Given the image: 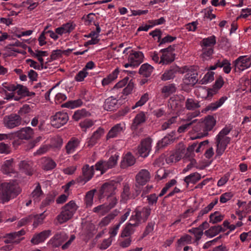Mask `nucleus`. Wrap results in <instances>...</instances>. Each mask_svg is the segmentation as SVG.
I'll return each mask as SVG.
<instances>
[{"mask_svg": "<svg viewBox=\"0 0 251 251\" xmlns=\"http://www.w3.org/2000/svg\"><path fill=\"white\" fill-rule=\"evenodd\" d=\"M144 54L141 51H134L130 53L128 57V61L133 65V67L138 66L144 60Z\"/></svg>", "mask_w": 251, "mask_h": 251, "instance_id": "a211bd4d", "label": "nucleus"}, {"mask_svg": "<svg viewBox=\"0 0 251 251\" xmlns=\"http://www.w3.org/2000/svg\"><path fill=\"white\" fill-rule=\"evenodd\" d=\"M224 84V79L222 76H220L216 79L215 83L213 85L212 88H210L208 90L207 96L208 97H212L214 94L217 93L221 88H222Z\"/></svg>", "mask_w": 251, "mask_h": 251, "instance_id": "b1692460", "label": "nucleus"}, {"mask_svg": "<svg viewBox=\"0 0 251 251\" xmlns=\"http://www.w3.org/2000/svg\"><path fill=\"white\" fill-rule=\"evenodd\" d=\"M149 100V95L148 94L145 93L143 95H142L137 102H136L135 104L132 106V109H134L137 107L141 106L143 105Z\"/></svg>", "mask_w": 251, "mask_h": 251, "instance_id": "052dcab7", "label": "nucleus"}, {"mask_svg": "<svg viewBox=\"0 0 251 251\" xmlns=\"http://www.w3.org/2000/svg\"><path fill=\"white\" fill-rule=\"evenodd\" d=\"M43 193L41 190V186L37 185L31 194V196L33 198L34 201H40V197L42 196Z\"/></svg>", "mask_w": 251, "mask_h": 251, "instance_id": "5fc2aeb1", "label": "nucleus"}, {"mask_svg": "<svg viewBox=\"0 0 251 251\" xmlns=\"http://www.w3.org/2000/svg\"><path fill=\"white\" fill-rule=\"evenodd\" d=\"M83 102L81 99L74 100H69L62 105V107L74 108L82 105Z\"/></svg>", "mask_w": 251, "mask_h": 251, "instance_id": "a18cd8bd", "label": "nucleus"}, {"mask_svg": "<svg viewBox=\"0 0 251 251\" xmlns=\"http://www.w3.org/2000/svg\"><path fill=\"white\" fill-rule=\"evenodd\" d=\"M198 74L196 71H188L183 79V83L186 85L194 86L198 81Z\"/></svg>", "mask_w": 251, "mask_h": 251, "instance_id": "f3484780", "label": "nucleus"}, {"mask_svg": "<svg viewBox=\"0 0 251 251\" xmlns=\"http://www.w3.org/2000/svg\"><path fill=\"white\" fill-rule=\"evenodd\" d=\"M181 158L180 153L177 152L173 153L169 156L167 157L166 161L167 164L178 161Z\"/></svg>", "mask_w": 251, "mask_h": 251, "instance_id": "864d4df0", "label": "nucleus"}, {"mask_svg": "<svg viewBox=\"0 0 251 251\" xmlns=\"http://www.w3.org/2000/svg\"><path fill=\"white\" fill-rule=\"evenodd\" d=\"M123 130L122 126H113L107 135V138H114Z\"/></svg>", "mask_w": 251, "mask_h": 251, "instance_id": "09e8293b", "label": "nucleus"}, {"mask_svg": "<svg viewBox=\"0 0 251 251\" xmlns=\"http://www.w3.org/2000/svg\"><path fill=\"white\" fill-rule=\"evenodd\" d=\"M7 126H19L21 124V118L19 115L12 114L4 119Z\"/></svg>", "mask_w": 251, "mask_h": 251, "instance_id": "5701e85b", "label": "nucleus"}, {"mask_svg": "<svg viewBox=\"0 0 251 251\" xmlns=\"http://www.w3.org/2000/svg\"><path fill=\"white\" fill-rule=\"evenodd\" d=\"M17 93L18 95L21 96L22 97H26L25 94L27 92L28 89L26 87L20 84L17 85Z\"/></svg>", "mask_w": 251, "mask_h": 251, "instance_id": "69168bd1", "label": "nucleus"}, {"mask_svg": "<svg viewBox=\"0 0 251 251\" xmlns=\"http://www.w3.org/2000/svg\"><path fill=\"white\" fill-rule=\"evenodd\" d=\"M176 181L175 179L171 180L169 182L166 184L165 186L161 190L158 196H163L164 195L166 194V193L167 192L169 189L170 188L173 186L175 185L176 184Z\"/></svg>", "mask_w": 251, "mask_h": 251, "instance_id": "4d7b16f0", "label": "nucleus"}, {"mask_svg": "<svg viewBox=\"0 0 251 251\" xmlns=\"http://www.w3.org/2000/svg\"><path fill=\"white\" fill-rule=\"evenodd\" d=\"M50 230H45L33 235L30 242L33 245H38L44 242L51 235Z\"/></svg>", "mask_w": 251, "mask_h": 251, "instance_id": "ddd939ff", "label": "nucleus"}, {"mask_svg": "<svg viewBox=\"0 0 251 251\" xmlns=\"http://www.w3.org/2000/svg\"><path fill=\"white\" fill-rule=\"evenodd\" d=\"M135 162V160L134 156L131 153L128 152L123 157L121 162V167L123 169L126 168L133 165Z\"/></svg>", "mask_w": 251, "mask_h": 251, "instance_id": "bb28decb", "label": "nucleus"}, {"mask_svg": "<svg viewBox=\"0 0 251 251\" xmlns=\"http://www.w3.org/2000/svg\"><path fill=\"white\" fill-rule=\"evenodd\" d=\"M176 91V88L174 84H170L168 85H165L163 86L161 89L162 93L164 94L166 97L175 93Z\"/></svg>", "mask_w": 251, "mask_h": 251, "instance_id": "c03bdc74", "label": "nucleus"}, {"mask_svg": "<svg viewBox=\"0 0 251 251\" xmlns=\"http://www.w3.org/2000/svg\"><path fill=\"white\" fill-rule=\"evenodd\" d=\"M180 68L176 66H172L168 70L166 71L161 75V80L163 81L173 79L175 76V74L179 71Z\"/></svg>", "mask_w": 251, "mask_h": 251, "instance_id": "4be33fe9", "label": "nucleus"}, {"mask_svg": "<svg viewBox=\"0 0 251 251\" xmlns=\"http://www.w3.org/2000/svg\"><path fill=\"white\" fill-rule=\"evenodd\" d=\"M233 196L232 192H226L221 195L220 198V201L224 203L230 200Z\"/></svg>", "mask_w": 251, "mask_h": 251, "instance_id": "0e129e2a", "label": "nucleus"}, {"mask_svg": "<svg viewBox=\"0 0 251 251\" xmlns=\"http://www.w3.org/2000/svg\"><path fill=\"white\" fill-rule=\"evenodd\" d=\"M134 220L131 218H130L128 223L122 232L121 236L122 237L129 236L134 232L135 227L139 226L137 223Z\"/></svg>", "mask_w": 251, "mask_h": 251, "instance_id": "412c9836", "label": "nucleus"}, {"mask_svg": "<svg viewBox=\"0 0 251 251\" xmlns=\"http://www.w3.org/2000/svg\"><path fill=\"white\" fill-rule=\"evenodd\" d=\"M95 166H90L88 164L84 165L81 169V175L76 178L77 183L84 185L90 181L95 174Z\"/></svg>", "mask_w": 251, "mask_h": 251, "instance_id": "20e7f679", "label": "nucleus"}, {"mask_svg": "<svg viewBox=\"0 0 251 251\" xmlns=\"http://www.w3.org/2000/svg\"><path fill=\"white\" fill-rule=\"evenodd\" d=\"M51 144L52 147L55 148H60L63 144V139L60 136H56L51 139Z\"/></svg>", "mask_w": 251, "mask_h": 251, "instance_id": "bf43d9fd", "label": "nucleus"}, {"mask_svg": "<svg viewBox=\"0 0 251 251\" xmlns=\"http://www.w3.org/2000/svg\"><path fill=\"white\" fill-rule=\"evenodd\" d=\"M117 215V212L111 213L108 214L107 216L102 219L100 222L99 225L100 226H105L109 224L110 221L113 220Z\"/></svg>", "mask_w": 251, "mask_h": 251, "instance_id": "de8ad7c7", "label": "nucleus"}, {"mask_svg": "<svg viewBox=\"0 0 251 251\" xmlns=\"http://www.w3.org/2000/svg\"><path fill=\"white\" fill-rule=\"evenodd\" d=\"M33 219H34L33 215H30L27 217L22 219L18 222V226H22L27 225V224L32 222Z\"/></svg>", "mask_w": 251, "mask_h": 251, "instance_id": "680f3d73", "label": "nucleus"}, {"mask_svg": "<svg viewBox=\"0 0 251 251\" xmlns=\"http://www.w3.org/2000/svg\"><path fill=\"white\" fill-rule=\"evenodd\" d=\"M51 121L53 123L51 124V126H64L68 121L69 117L66 113L59 112L51 117Z\"/></svg>", "mask_w": 251, "mask_h": 251, "instance_id": "dca6fc26", "label": "nucleus"}, {"mask_svg": "<svg viewBox=\"0 0 251 251\" xmlns=\"http://www.w3.org/2000/svg\"><path fill=\"white\" fill-rule=\"evenodd\" d=\"M221 136H216V146L217 150L216 151L217 156H221L225 152L226 149L227 145L230 141V138L228 137H220Z\"/></svg>", "mask_w": 251, "mask_h": 251, "instance_id": "9b49d317", "label": "nucleus"}, {"mask_svg": "<svg viewBox=\"0 0 251 251\" xmlns=\"http://www.w3.org/2000/svg\"><path fill=\"white\" fill-rule=\"evenodd\" d=\"M14 160L11 158L4 161L1 170L5 175H10L14 173Z\"/></svg>", "mask_w": 251, "mask_h": 251, "instance_id": "a878e982", "label": "nucleus"}, {"mask_svg": "<svg viewBox=\"0 0 251 251\" xmlns=\"http://www.w3.org/2000/svg\"><path fill=\"white\" fill-rule=\"evenodd\" d=\"M96 192V189H93L87 192L86 194L85 202L87 207H91L93 203V198Z\"/></svg>", "mask_w": 251, "mask_h": 251, "instance_id": "37998d69", "label": "nucleus"}, {"mask_svg": "<svg viewBox=\"0 0 251 251\" xmlns=\"http://www.w3.org/2000/svg\"><path fill=\"white\" fill-rule=\"evenodd\" d=\"M201 48L202 53L201 55V58L203 61L210 59L214 52L213 48H207L205 47H201Z\"/></svg>", "mask_w": 251, "mask_h": 251, "instance_id": "4c0bfd02", "label": "nucleus"}, {"mask_svg": "<svg viewBox=\"0 0 251 251\" xmlns=\"http://www.w3.org/2000/svg\"><path fill=\"white\" fill-rule=\"evenodd\" d=\"M25 233V230L21 229L20 231L7 234L4 237V242L6 243H19L20 237Z\"/></svg>", "mask_w": 251, "mask_h": 251, "instance_id": "2eb2a0df", "label": "nucleus"}, {"mask_svg": "<svg viewBox=\"0 0 251 251\" xmlns=\"http://www.w3.org/2000/svg\"><path fill=\"white\" fill-rule=\"evenodd\" d=\"M170 104L173 109H179L181 107V104L179 103L178 100L175 99L174 97L171 98L169 101Z\"/></svg>", "mask_w": 251, "mask_h": 251, "instance_id": "774afa93", "label": "nucleus"}, {"mask_svg": "<svg viewBox=\"0 0 251 251\" xmlns=\"http://www.w3.org/2000/svg\"><path fill=\"white\" fill-rule=\"evenodd\" d=\"M119 73L118 68L116 69L111 74H109L106 77L103 79L102 85L105 86L109 84L111 82L115 80Z\"/></svg>", "mask_w": 251, "mask_h": 251, "instance_id": "ea45409f", "label": "nucleus"}, {"mask_svg": "<svg viewBox=\"0 0 251 251\" xmlns=\"http://www.w3.org/2000/svg\"><path fill=\"white\" fill-rule=\"evenodd\" d=\"M146 121V117L143 112H140L139 113L136 115L135 116L133 123L138 126L144 123Z\"/></svg>", "mask_w": 251, "mask_h": 251, "instance_id": "6e6d98bb", "label": "nucleus"}, {"mask_svg": "<svg viewBox=\"0 0 251 251\" xmlns=\"http://www.w3.org/2000/svg\"><path fill=\"white\" fill-rule=\"evenodd\" d=\"M117 183L113 181L104 183L100 190L99 199H101L105 197H109L114 193Z\"/></svg>", "mask_w": 251, "mask_h": 251, "instance_id": "1a4fd4ad", "label": "nucleus"}, {"mask_svg": "<svg viewBox=\"0 0 251 251\" xmlns=\"http://www.w3.org/2000/svg\"><path fill=\"white\" fill-rule=\"evenodd\" d=\"M151 208L149 206H145L141 210H136L132 213L130 218L134 220L138 225L145 222L151 214Z\"/></svg>", "mask_w": 251, "mask_h": 251, "instance_id": "0eeeda50", "label": "nucleus"}, {"mask_svg": "<svg viewBox=\"0 0 251 251\" xmlns=\"http://www.w3.org/2000/svg\"><path fill=\"white\" fill-rule=\"evenodd\" d=\"M79 141L77 138H72L65 146L66 152L71 154L74 152L78 147Z\"/></svg>", "mask_w": 251, "mask_h": 251, "instance_id": "cd10ccee", "label": "nucleus"}, {"mask_svg": "<svg viewBox=\"0 0 251 251\" xmlns=\"http://www.w3.org/2000/svg\"><path fill=\"white\" fill-rule=\"evenodd\" d=\"M216 37L214 35H212L207 38L203 39L201 42L200 44L201 47L213 48V46L216 44Z\"/></svg>", "mask_w": 251, "mask_h": 251, "instance_id": "e433bc0d", "label": "nucleus"}, {"mask_svg": "<svg viewBox=\"0 0 251 251\" xmlns=\"http://www.w3.org/2000/svg\"><path fill=\"white\" fill-rule=\"evenodd\" d=\"M88 73L83 69L82 71H79L75 75V79L77 81H82L84 78L87 76Z\"/></svg>", "mask_w": 251, "mask_h": 251, "instance_id": "338daca9", "label": "nucleus"}, {"mask_svg": "<svg viewBox=\"0 0 251 251\" xmlns=\"http://www.w3.org/2000/svg\"><path fill=\"white\" fill-rule=\"evenodd\" d=\"M119 157V155L115 154L112 155L107 161L100 160L97 162L95 166V169L97 171H100L101 174H103L108 169H112L116 166L117 164V161Z\"/></svg>", "mask_w": 251, "mask_h": 251, "instance_id": "7ed1b4c3", "label": "nucleus"}, {"mask_svg": "<svg viewBox=\"0 0 251 251\" xmlns=\"http://www.w3.org/2000/svg\"><path fill=\"white\" fill-rule=\"evenodd\" d=\"M213 126H193V130L198 132L195 138H201L208 135V131L212 129Z\"/></svg>", "mask_w": 251, "mask_h": 251, "instance_id": "7c9ffc66", "label": "nucleus"}, {"mask_svg": "<svg viewBox=\"0 0 251 251\" xmlns=\"http://www.w3.org/2000/svg\"><path fill=\"white\" fill-rule=\"evenodd\" d=\"M90 115V113L85 109L78 110L75 111L73 116V118L76 121L88 117Z\"/></svg>", "mask_w": 251, "mask_h": 251, "instance_id": "a19ab883", "label": "nucleus"}, {"mask_svg": "<svg viewBox=\"0 0 251 251\" xmlns=\"http://www.w3.org/2000/svg\"><path fill=\"white\" fill-rule=\"evenodd\" d=\"M200 107L199 102L193 99H187L185 102V107L187 110H194Z\"/></svg>", "mask_w": 251, "mask_h": 251, "instance_id": "79ce46f5", "label": "nucleus"}, {"mask_svg": "<svg viewBox=\"0 0 251 251\" xmlns=\"http://www.w3.org/2000/svg\"><path fill=\"white\" fill-rule=\"evenodd\" d=\"M20 192V187L13 181L0 184V197L3 203L19 195Z\"/></svg>", "mask_w": 251, "mask_h": 251, "instance_id": "f257e3e1", "label": "nucleus"}, {"mask_svg": "<svg viewBox=\"0 0 251 251\" xmlns=\"http://www.w3.org/2000/svg\"><path fill=\"white\" fill-rule=\"evenodd\" d=\"M192 243V238L190 235L188 234H185L183 236H182L177 240V244L178 246H183L185 244H190Z\"/></svg>", "mask_w": 251, "mask_h": 251, "instance_id": "3c124183", "label": "nucleus"}, {"mask_svg": "<svg viewBox=\"0 0 251 251\" xmlns=\"http://www.w3.org/2000/svg\"><path fill=\"white\" fill-rule=\"evenodd\" d=\"M169 175L170 173L168 171H166L164 168H160L156 172V177L158 180H162L166 178Z\"/></svg>", "mask_w": 251, "mask_h": 251, "instance_id": "13d9d810", "label": "nucleus"}, {"mask_svg": "<svg viewBox=\"0 0 251 251\" xmlns=\"http://www.w3.org/2000/svg\"><path fill=\"white\" fill-rule=\"evenodd\" d=\"M151 178V174L146 169L141 170L135 177L136 183L141 186L145 185Z\"/></svg>", "mask_w": 251, "mask_h": 251, "instance_id": "4468645a", "label": "nucleus"}, {"mask_svg": "<svg viewBox=\"0 0 251 251\" xmlns=\"http://www.w3.org/2000/svg\"><path fill=\"white\" fill-rule=\"evenodd\" d=\"M77 207L74 201H71L66 204L62 208L61 212L56 218V220L60 224H63L71 219Z\"/></svg>", "mask_w": 251, "mask_h": 251, "instance_id": "f03ea898", "label": "nucleus"}, {"mask_svg": "<svg viewBox=\"0 0 251 251\" xmlns=\"http://www.w3.org/2000/svg\"><path fill=\"white\" fill-rule=\"evenodd\" d=\"M214 74L213 72H208L201 80L200 83L201 84H205L212 82L214 79Z\"/></svg>", "mask_w": 251, "mask_h": 251, "instance_id": "603ef678", "label": "nucleus"}, {"mask_svg": "<svg viewBox=\"0 0 251 251\" xmlns=\"http://www.w3.org/2000/svg\"><path fill=\"white\" fill-rule=\"evenodd\" d=\"M147 193L148 190H144L141 197L147 198L148 203L150 206L155 205L157 202L158 197L155 194H152L146 196V195Z\"/></svg>", "mask_w": 251, "mask_h": 251, "instance_id": "58836bf2", "label": "nucleus"}, {"mask_svg": "<svg viewBox=\"0 0 251 251\" xmlns=\"http://www.w3.org/2000/svg\"><path fill=\"white\" fill-rule=\"evenodd\" d=\"M201 178V175L197 173H193L186 176L184 181L188 186L190 183L195 184Z\"/></svg>", "mask_w": 251, "mask_h": 251, "instance_id": "72a5a7b5", "label": "nucleus"}, {"mask_svg": "<svg viewBox=\"0 0 251 251\" xmlns=\"http://www.w3.org/2000/svg\"><path fill=\"white\" fill-rule=\"evenodd\" d=\"M104 133V129L100 127L96 131H95L88 142V146H93Z\"/></svg>", "mask_w": 251, "mask_h": 251, "instance_id": "2f4dec72", "label": "nucleus"}, {"mask_svg": "<svg viewBox=\"0 0 251 251\" xmlns=\"http://www.w3.org/2000/svg\"><path fill=\"white\" fill-rule=\"evenodd\" d=\"M224 216L220 214L219 211H215L210 214L209 216L210 223L215 224L223 220Z\"/></svg>", "mask_w": 251, "mask_h": 251, "instance_id": "8fccbe9b", "label": "nucleus"}, {"mask_svg": "<svg viewBox=\"0 0 251 251\" xmlns=\"http://www.w3.org/2000/svg\"><path fill=\"white\" fill-rule=\"evenodd\" d=\"M75 27V24L73 22H68L62 25L61 26L55 29L56 33L59 35L63 34L71 33Z\"/></svg>", "mask_w": 251, "mask_h": 251, "instance_id": "aec40b11", "label": "nucleus"}, {"mask_svg": "<svg viewBox=\"0 0 251 251\" xmlns=\"http://www.w3.org/2000/svg\"><path fill=\"white\" fill-rule=\"evenodd\" d=\"M68 236L64 231H60L56 233L52 238H51L49 242L52 247L56 248L58 247L67 240Z\"/></svg>", "mask_w": 251, "mask_h": 251, "instance_id": "f8f14e48", "label": "nucleus"}, {"mask_svg": "<svg viewBox=\"0 0 251 251\" xmlns=\"http://www.w3.org/2000/svg\"><path fill=\"white\" fill-rule=\"evenodd\" d=\"M121 197L124 200L134 199V196L130 192V188L128 184H125L123 187V191Z\"/></svg>", "mask_w": 251, "mask_h": 251, "instance_id": "49530a36", "label": "nucleus"}, {"mask_svg": "<svg viewBox=\"0 0 251 251\" xmlns=\"http://www.w3.org/2000/svg\"><path fill=\"white\" fill-rule=\"evenodd\" d=\"M41 162L43 169L45 171L51 170L56 166V163L52 159L49 157L42 158Z\"/></svg>", "mask_w": 251, "mask_h": 251, "instance_id": "c85d7f7f", "label": "nucleus"}, {"mask_svg": "<svg viewBox=\"0 0 251 251\" xmlns=\"http://www.w3.org/2000/svg\"><path fill=\"white\" fill-rule=\"evenodd\" d=\"M103 108L107 111H113L118 108V100L113 97L106 99L103 104Z\"/></svg>", "mask_w": 251, "mask_h": 251, "instance_id": "393cba45", "label": "nucleus"}, {"mask_svg": "<svg viewBox=\"0 0 251 251\" xmlns=\"http://www.w3.org/2000/svg\"><path fill=\"white\" fill-rule=\"evenodd\" d=\"M19 167L21 172L25 173L28 176L33 175L34 169L33 168V163L29 160L21 161Z\"/></svg>", "mask_w": 251, "mask_h": 251, "instance_id": "6ab92c4d", "label": "nucleus"}, {"mask_svg": "<svg viewBox=\"0 0 251 251\" xmlns=\"http://www.w3.org/2000/svg\"><path fill=\"white\" fill-rule=\"evenodd\" d=\"M152 140L150 138L142 140L135 150L136 153L143 157H147L151 149Z\"/></svg>", "mask_w": 251, "mask_h": 251, "instance_id": "6e6552de", "label": "nucleus"}, {"mask_svg": "<svg viewBox=\"0 0 251 251\" xmlns=\"http://www.w3.org/2000/svg\"><path fill=\"white\" fill-rule=\"evenodd\" d=\"M153 70V67L148 63L141 65L139 70V73L143 76L148 77L151 76Z\"/></svg>", "mask_w": 251, "mask_h": 251, "instance_id": "473e14b6", "label": "nucleus"}, {"mask_svg": "<svg viewBox=\"0 0 251 251\" xmlns=\"http://www.w3.org/2000/svg\"><path fill=\"white\" fill-rule=\"evenodd\" d=\"M222 231H224V230L223 228L222 227V226H211V227H210L209 229L206 230L204 232V234L207 236L213 237Z\"/></svg>", "mask_w": 251, "mask_h": 251, "instance_id": "c9c22d12", "label": "nucleus"}, {"mask_svg": "<svg viewBox=\"0 0 251 251\" xmlns=\"http://www.w3.org/2000/svg\"><path fill=\"white\" fill-rule=\"evenodd\" d=\"M176 45H170L168 48L162 49L160 52L162 53L160 57L159 63L162 64H168L175 60V53H174L175 50Z\"/></svg>", "mask_w": 251, "mask_h": 251, "instance_id": "423d86ee", "label": "nucleus"}, {"mask_svg": "<svg viewBox=\"0 0 251 251\" xmlns=\"http://www.w3.org/2000/svg\"><path fill=\"white\" fill-rule=\"evenodd\" d=\"M34 219L32 222H33V225L34 227H37L39 224H41L44 219V213L40 215H33Z\"/></svg>", "mask_w": 251, "mask_h": 251, "instance_id": "e2e57ef3", "label": "nucleus"}, {"mask_svg": "<svg viewBox=\"0 0 251 251\" xmlns=\"http://www.w3.org/2000/svg\"><path fill=\"white\" fill-rule=\"evenodd\" d=\"M175 132L173 131L172 134H173ZM176 137L174 136V135L169 134L168 136H165L162 140L159 141L157 143V145L156 146V150H159L161 149H162V145L161 144L162 143H165V144L167 145L171 144L173 141L175 139Z\"/></svg>", "mask_w": 251, "mask_h": 251, "instance_id": "f704fd0d", "label": "nucleus"}, {"mask_svg": "<svg viewBox=\"0 0 251 251\" xmlns=\"http://www.w3.org/2000/svg\"><path fill=\"white\" fill-rule=\"evenodd\" d=\"M233 64L235 71L237 69L239 71H243L251 66V57L241 56L233 62Z\"/></svg>", "mask_w": 251, "mask_h": 251, "instance_id": "9d476101", "label": "nucleus"}, {"mask_svg": "<svg viewBox=\"0 0 251 251\" xmlns=\"http://www.w3.org/2000/svg\"><path fill=\"white\" fill-rule=\"evenodd\" d=\"M227 97L223 96L215 102L211 103L202 110V112H206L209 110L214 111L220 107L226 100Z\"/></svg>", "mask_w": 251, "mask_h": 251, "instance_id": "c756f323", "label": "nucleus"}, {"mask_svg": "<svg viewBox=\"0 0 251 251\" xmlns=\"http://www.w3.org/2000/svg\"><path fill=\"white\" fill-rule=\"evenodd\" d=\"M33 134V129L30 126H25L16 132L4 134L6 135V137L4 138V139H15L14 144H15L16 143V140L15 139L16 138L22 140H28L32 137Z\"/></svg>", "mask_w": 251, "mask_h": 251, "instance_id": "39448f33", "label": "nucleus"}]
</instances>
